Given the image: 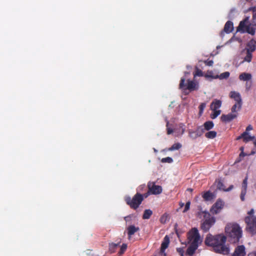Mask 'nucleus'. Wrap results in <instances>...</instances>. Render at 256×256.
Here are the masks:
<instances>
[{
	"instance_id": "2eb2a0df",
	"label": "nucleus",
	"mask_w": 256,
	"mask_h": 256,
	"mask_svg": "<svg viewBox=\"0 0 256 256\" xmlns=\"http://www.w3.org/2000/svg\"><path fill=\"white\" fill-rule=\"evenodd\" d=\"M198 246V244H194H194H190V246L186 250V254L190 256H192L195 252Z\"/></svg>"
},
{
	"instance_id": "f704fd0d",
	"label": "nucleus",
	"mask_w": 256,
	"mask_h": 256,
	"mask_svg": "<svg viewBox=\"0 0 256 256\" xmlns=\"http://www.w3.org/2000/svg\"><path fill=\"white\" fill-rule=\"evenodd\" d=\"M246 30L248 33L252 35H254L255 34V28L250 26H247Z\"/></svg>"
},
{
	"instance_id": "6ab92c4d",
	"label": "nucleus",
	"mask_w": 256,
	"mask_h": 256,
	"mask_svg": "<svg viewBox=\"0 0 256 256\" xmlns=\"http://www.w3.org/2000/svg\"><path fill=\"white\" fill-rule=\"evenodd\" d=\"M222 106V102L220 100H215L210 104L212 110H216Z\"/></svg>"
},
{
	"instance_id": "cd10ccee",
	"label": "nucleus",
	"mask_w": 256,
	"mask_h": 256,
	"mask_svg": "<svg viewBox=\"0 0 256 256\" xmlns=\"http://www.w3.org/2000/svg\"><path fill=\"white\" fill-rule=\"evenodd\" d=\"M216 134L215 131H209L206 133L205 136L208 138L212 139L216 137Z\"/></svg>"
},
{
	"instance_id": "423d86ee",
	"label": "nucleus",
	"mask_w": 256,
	"mask_h": 256,
	"mask_svg": "<svg viewBox=\"0 0 256 256\" xmlns=\"http://www.w3.org/2000/svg\"><path fill=\"white\" fill-rule=\"evenodd\" d=\"M185 81L184 78H181L179 84L180 88L184 90H188L190 92L197 90L199 88V84L198 82L188 79L187 80V83L185 84Z\"/></svg>"
},
{
	"instance_id": "1a4fd4ad",
	"label": "nucleus",
	"mask_w": 256,
	"mask_h": 256,
	"mask_svg": "<svg viewBox=\"0 0 256 256\" xmlns=\"http://www.w3.org/2000/svg\"><path fill=\"white\" fill-rule=\"evenodd\" d=\"M230 96L236 101V104H238V110H240L242 106V100L240 93L232 91L230 92Z\"/></svg>"
},
{
	"instance_id": "ddd939ff",
	"label": "nucleus",
	"mask_w": 256,
	"mask_h": 256,
	"mask_svg": "<svg viewBox=\"0 0 256 256\" xmlns=\"http://www.w3.org/2000/svg\"><path fill=\"white\" fill-rule=\"evenodd\" d=\"M245 255V248L243 245H241L236 248L232 256H244Z\"/></svg>"
},
{
	"instance_id": "7c9ffc66",
	"label": "nucleus",
	"mask_w": 256,
	"mask_h": 256,
	"mask_svg": "<svg viewBox=\"0 0 256 256\" xmlns=\"http://www.w3.org/2000/svg\"><path fill=\"white\" fill-rule=\"evenodd\" d=\"M248 177L246 176L243 180L242 183V190L246 191L247 190V185H248Z\"/></svg>"
},
{
	"instance_id": "a878e982",
	"label": "nucleus",
	"mask_w": 256,
	"mask_h": 256,
	"mask_svg": "<svg viewBox=\"0 0 256 256\" xmlns=\"http://www.w3.org/2000/svg\"><path fill=\"white\" fill-rule=\"evenodd\" d=\"M120 241L118 242L116 244L112 242L111 244H109V250L110 252L111 253L114 252L116 251V250L118 248V247L119 246L120 244Z\"/></svg>"
},
{
	"instance_id": "680f3d73",
	"label": "nucleus",
	"mask_w": 256,
	"mask_h": 256,
	"mask_svg": "<svg viewBox=\"0 0 256 256\" xmlns=\"http://www.w3.org/2000/svg\"><path fill=\"white\" fill-rule=\"evenodd\" d=\"M179 204H180V207L182 208L184 206V203L181 202H180Z\"/></svg>"
},
{
	"instance_id": "9d476101",
	"label": "nucleus",
	"mask_w": 256,
	"mask_h": 256,
	"mask_svg": "<svg viewBox=\"0 0 256 256\" xmlns=\"http://www.w3.org/2000/svg\"><path fill=\"white\" fill-rule=\"evenodd\" d=\"M170 243V239L168 236H166L164 238V240L162 241L160 250V254L162 256H166V253L164 252L166 248L168 246V244Z\"/></svg>"
},
{
	"instance_id": "bf43d9fd",
	"label": "nucleus",
	"mask_w": 256,
	"mask_h": 256,
	"mask_svg": "<svg viewBox=\"0 0 256 256\" xmlns=\"http://www.w3.org/2000/svg\"><path fill=\"white\" fill-rule=\"evenodd\" d=\"M248 256H256V254L254 252H252Z\"/></svg>"
},
{
	"instance_id": "473e14b6",
	"label": "nucleus",
	"mask_w": 256,
	"mask_h": 256,
	"mask_svg": "<svg viewBox=\"0 0 256 256\" xmlns=\"http://www.w3.org/2000/svg\"><path fill=\"white\" fill-rule=\"evenodd\" d=\"M252 58V52L246 51V55L245 56L244 60L248 62H250Z\"/></svg>"
},
{
	"instance_id": "ea45409f",
	"label": "nucleus",
	"mask_w": 256,
	"mask_h": 256,
	"mask_svg": "<svg viewBox=\"0 0 256 256\" xmlns=\"http://www.w3.org/2000/svg\"><path fill=\"white\" fill-rule=\"evenodd\" d=\"M167 216H167V214H163V215L161 216V218H160V222H161V223H162V224H164V223H166V220Z\"/></svg>"
},
{
	"instance_id": "3c124183",
	"label": "nucleus",
	"mask_w": 256,
	"mask_h": 256,
	"mask_svg": "<svg viewBox=\"0 0 256 256\" xmlns=\"http://www.w3.org/2000/svg\"><path fill=\"white\" fill-rule=\"evenodd\" d=\"M252 23L254 26H256V12L252 15Z\"/></svg>"
},
{
	"instance_id": "412c9836",
	"label": "nucleus",
	"mask_w": 256,
	"mask_h": 256,
	"mask_svg": "<svg viewBox=\"0 0 256 256\" xmlns=\"http://www.w3.org/2000/svg\"><path fill=\"white\" fill-rule=\"evenodd\" d=\"M252 78V75L248 73L243 72L239 76V79L240 80L246 81Z\"/></svg>"
},
{
	"instance_id": "c85d7f7f",
	"label": "nucleus",
	"mask_w": 256,
	"mask_h": 256,
	"mask_svg": "<svg viewBox=\"0 0 256 256\" xmlns=\"http://www.w3.org/2000/svg\"><path fill=\"white\" fill-rule=\"evenodd\" d=\"M230 72H226L221 74L220 75H218V78L220 80L226 79L230 76Z\"/></svg>"
},
{
	"instance_id": "39448f33",
	"label": "nucleus",
	"mask_w": 256,
	"mask_h": 256,
	"mask_svg": "<svg viewBox=\"0 0 256 256\" xmlns=\"http://www.w3.org/2000/svg\"><path fill=\"white\" fill-rule=\"evenodd\" d=\"M204 220L201 224L200 228L204 232H207L216 222L215 218L208 212H204Z\"/></svg>"
},
{
	"instance_id": "f257e3e1",
	"label": "nucleus",
	"mask_w": 256,
	"mask_h": 256,
	"mask_svg": "<svg viewBox=\"0 0 256 256\" xmlns=\"http://www.w3.org/2000/svg\"><path fill=\"white\" fill-rule=\"evenodd\" d=\"M226 240V237L222 234L212 236L208 234L204 242L206 246L212 247L216 252L226 254L229 252L228 248L225 245Z\"/></svg>"
},
{
	"instance_id": "c756f323",
	"label": "nucleus",
	"mask_w": 256,
	"mask_h": 256,
	"mask_svg": "<svg viewBox=\"0 0 256 256\" xmlns=\"http://www.w3.org/2000/svg\"><path fill=\"white\" fill-rule=\"evenodd\" d=\"M182 147V144L180 143L174 144L170 148H168V150L172 151L174 150H178Z\"/></svg>"
},
{
	"instance_id": "603ef678",
	"label": "nucleus",
	"mask_w": 256,
	"mask_h": 256,
	"mask_svg": "<svg viewBox=\"0 0 256 256\" xmlns=\"http://www.w3.org/2000/svg\"><path fill=\"white\" fill-rule=\"evenodd\" d=\"M189 136L192 138L193 139H196L197 138H194L192 136H194L195 135V132H194V131H192V130H190L189 131Z\"/></svg>"
},
{
	"instance_id": "052dcab7",
	"label": "nucleus",
	"mask_w": 256,
	"mask_h": 256,
	"mask_svg": "<svg viewBox=\"0 0 256 256\" xmlns=\"http://www.w3.org/2000/svg\"><path fill=\"white\" fill-rule=\"evenodd\" d=\"M240 161V157L238 158L236 162L235 163L239 162Z\"/></svg>"
},
{
	"instance_id": "4c0bfd02",
	"label": "nucleus",
	"mask_w": 256,
	"mask_h": 256,
	"mask_svg": "<svg viewBox=\"0 0 256 256\" xmlns=\"http://www.w3.org/2000/svg\"><path fill=\"white\" fill-rule=\"evenodd\" d=\"M206 104L205 103H202L198 106L199 108V113L200 114H202L203 111L206 108Z\"/></svg>"
},
{
	"instance_id": "13d9d810",
	"label": "nucleus",
	"mask_w": 256,
	"mask_h": 256,
	"mask_svg": "<svg viewBox=\"0 0 256 256\" xmlns=\"http://www.w3.org/2000/svg\"><path fill=\"white\" fill-rule=\"evenodd\" d=\"M246 156L245 154H244L243 152H242L240 153V155H239V156H240V157H242V156L244 157V156Z\"/></svg>"
},
{
	"instance_id": "e433bc0d",
	"label": "nucleus",
	"mask_w": 256,
	"mask_h": 256,
	"mask_svg": "<svg viewBox=\"0 0 256 256\" xmlns=\"http://www.w3.org/2000/svg\"><path fill=\"white\" fill-rule=\"evenodd\" d=\"M161 162L163 163H165V162L172 163L173 162V160L170 157H166V158H162L161 160Z\"/></svg>"
},
{
	"instance_id": "9b49d317",
	"label": "nucleus",
	"mask_w": 256,
	"mask_h": 256,
	"mask_svg": "<svg viewBox=\"0 0 256 256\" xmlns=\"http://www.w3.org/2000/svg\"><path fill=\"white\" fill-rule=\"evenodd\" d=\"M237 117V114H235L230 113L228 114H222L221 116V120L225 123L230 122Z\"/></svg>"
},
{
	"instance_id": "a19ab883",
	"label": "nucleus",
	"mask_w": 256,
	"mask_h": 256,
	"mask_svg": "<svg viewBox=\"0 0 256 256\" xmlns=\"http://www.w3.org/2000/svg\"><path fill=\"white\" fill-rule=\"evenodd\" d=\"M190 205V201L186 202L185 204L184 208L183 210V212H186L188 210H189Z\"/></svg>"
},
{
	"instance_id": "de8ad7c7",
	"label": "nucleus",
	"mask_w": 256,
	"mask_h": 256,
	"mask_svg": "<svg viewBox=\"0 0 256 256\" xmlns=\"http://www.w3.org/2000/svg\"><path fill=\"white\" fill-rule=\"evenodd\" d=\"M146 188L145 184H142L138 186L137 189V190L138 192H142Z\"/></svg>"
},
{
	"instance_id": "37998d69",
	"label": "nucleus",
	"mask_w": 256,
	"mask_h": 256,
	"mask_svg": "<svg viewBox=\"0 0 256 256\" xmlns=\"http://www.w3.org/2000/svg\"><path fill=\"white\" fill-rule=\"evenodd\" d=\"M238 110V104H235L232 107V112H236L238 110Z\"/></svg>"
},
{
	"instance_id": "dca6fc26",
	"label": "nucleus",
	"mask_w": 256,
	"mask_h": 256,
	"mask_svg": "<svg viewBox=\"0 0 256 256\" xmlns=\"http://www.w3.org/2000/svg\"><path fill=\"white\" fill-rule=\"evenodd\" d=\"M256 48V41L252 40L247 44L246 50L250 52H253L255 50Z\"/></svg>"
},
{
	"instance_id": "b1692460",
	"label": "nucleus",
	"mask_w": 256,
	"mask_h": 256,
	"mask_svg": "<svg viewBox=\"0 0 256 256\" xmlns=\"http://www.w3.org/2000/svg\"><path fill=\"white\" fill-rule=\"evenodd\" d=\"M218 74H214L212 71H208L205 74L204 76L206 78H212V79H216L218 78Z\"/></svg>"
},
{
	"instance_id": "bb28decb",
	"label": "nucleus",
	"mask_w": 256,
	"mask_h": 256,
	"mask_svg": "<svg viewBox=\"0 0 256 256\" xmlns=\"http://www.w3.org/2000/svg\"><path fill=\"white\" fill-rule=\"evenodd\" d=\"M152 214V212L150 209L146 210L142 215V218L144 220L149 219Z\"/></svg>"
},
{
	"instance_id": "f3484780",
	"label": "nucleus",
	"mask_w": 256,
	"mask_h": 256,
	"mask_svg": "<svg viewBox=\"0 0 256 256\" xmlns=\"http://www.w3.org/2000/svg\"><path fill=\"white\" fill-rule=\"evenodd\" d=\"M140 228L134 225H130L127 228L128 234L129 238L134 235L136 232L139 231Z\"/></svg>"
},
{
	"instance_id": "4468645a",
	"label": "nucleus",
	"mask_w": 256,
	"mask_h": 256,
	"mask_svg": "<svg viewBox=\"0 0 256 256\" xmlns=\"http://www.w3.org/2000/svg\"><path fill=\"white\" fill-rule=\"evenodd\" d=\"M215 182L216 183V187L218 189L224 190V192H229L231 190L234 188L233 185H230L228 188H225L224 185L220 180H216Z\"/></svg>"
},
{
	"instance_id": "0eeeda50",
	"label": "nucleus",
	"mask_w": 256,
	"mask_h": 256,
	"mask_svg": "<svg viewBox=\"0 0 256 256\" xmlns=\"http://www.w3.org/2000/svg\"><path fill=\"white\" fill-rule=\"evenodd\" d=\"M188 242L190 244H198V245L202 242L198 232V230L196 228L191 229L187 234Z\"/></svg>"
},
{
	"instance_id": "6e6d98bb",
	"label": "nucleus",
	"mask_w": 256,
	"mask_h": 256,
	"mask_svg": "<svg viewBox=\"0 0 256 256\" xmlns=\"http://www.w3.org/2000/svg\"><path fill=\"white\" fill-rule=\"evenodd\" d=\"M131 218V216H130H130H125V217L124 218V220H125L126 222H128V220H129V218Z\"/></svg>"
},
{
	"instance_id": "e2e57ef3",
	"label": "nucleus",
	"mask_w": 256,
	"mask_h": 256,
	"mask_svg": "<svg viewBox=\"0 0 256 256\" xmlns=\"http://www.w3.org/2000/svg\"><path fill=\"white\" fill-rule=\"evenodd\" d=\"M188 190L190 191V192H192V188H188Z\"/></svg>"
},
{
	"instance_id": "8fccbe9b",
	"label": "nucleus",
	"mask_w": 256,
	"mask_h": 256,
	"mask_svg": "<svg viewBox=\"0 0 256 256\" xmlns=\"http://www.w3.org/2000/svg\"><path fill=\"white\" fill-rule=\"evenodd\" d=\"M176 250L180 255V256H184V251L182 248H177Z\"/></svg>"
},
{
	"instance_id": "5701e85b",
	"label": "nucleus",
	"mask_w": 256,
	"mask_h": 256,
	"mask_svg": "<svg viewBox=\"0 0 256 256\" xmlns=\"http://www.w3.org/2000/svg\"><path fill=\"white\" fill-rule=\"evenodd\" d=\"M214 194L210 191H207L204 193L202 196L205 200H210L214 198Z\"/></svg>"
},
{
	"instance_id": "79ce46f5",
	"label": "nucleus",
	"mask_w": 256,
	"mask_h": 256,
	"mask_svg": "<svg viewBox=\"0 0 256 256\" xmlns=\"http://www.w3.org/2000/svg\"><path fill=\"white\" fill-rule=\"evenodd\" d=\"M253 141H254V148L251 151V152L250 153V155H254L256 152V138H254V140H253Z\"/></svg>"
},
{
	"instance_id": "c03bdc74",
	"label": "nucleus",
	"mask_w": 256,
	"mask_h": 256,
	"mask_svg": "<svg viewBox=\"0 0 256 256\" xmlns=\"http://www.w3.org/2000/svg\"><path fill=\"white\" fill-rule=\"evenodd\" d=\"M246 191H244V190H242L241 191L240 198V199H241V200L242 201H244V200H245L244 197H245V196L246 194Z\"/></svg>"
},
{
	"instance_id": "0e129e2a",
	"label": "nucleus",
	"mask_w": 256,
	"mask_h": 256,
	"mask_svg": "<svg viewBox=\"0 0 256 256\" xmlns=\"http://www.w3.org/2000/svg\"><path fill=\"white\" fill-rule=\"evenodd\" d=\"M254 253H256V252H254Z\"/></svg>"
},
{
	"instance_id": "7ed1b4c3",
	"label": "nucleus",
	"mask_w": 256,
	"mask_h": 256,
	"mask_svg": "<svg viewBox=\"0 0 256 256\" xmlns=\"http://www.w3.org/2000/svg\"><path fill=\"white\" fill-rule=\"evenodd\" d=\"M254 211L252 208L247 213L248 216L244 218L246 224V230L252 235L256 234V216L254 215Z\"/></svg>"
},
{
	"instance_id": "393cba45",
	"label": "nucleus",
	"mask_w": 256,
	"mask_h": 256,
	"mask_svg": "<svg viewBox=\"0 0 256 256\" xmlns=\"http://www.w3.org/2000/svg\"><path fill=\"white\" fill-rule=\"evenodd\" d=\"M204 130H209L212 129L214 126V124L212 121H207L204 124Z\"/></svg>"
},
{
	"instance_id": "a211bd4d",
	"label": "nucleus",
	"mask_w": 256,
	"mask_h": 256,
	"mask_svg": "<svg viewBox=\"0 0 256 256\" xmlns=\"http://www.w3.org/2000/svg\"><path fill=\"white\" fill-rule=\"evenodd\" d=\"M233 30L234 26L232 22L230 20L228 21L224 25V31L227 34H230L232 32Z\"/></svg>"
},
{
	"instance_id": "5fc2aeb1",
	"label": "nucleus",
	"mask_w": 256,
	"mask_h": 256,
	"mask_svg": "<svg viewBox=\"0 0 256 256\" xmlns=\"http://www.w3.org/2000/svg\"><path fill=\"white\" fill-rule=\"evenodd\" d=\"M252 130V126L250 124L246 127V132H248V131L251 130Z\"/></svg>"
},
{
	"instance_id": "20e7f679",
	"label": "nucleus",
	"mask_w": 256,
	"mask_h": 256,
	"mask_svg": "<svg viewBox=\"0 0 256 256\" xmlns=\"http://www.w3.org/2000/svg\"><path fill=\"white\" fill-rule=\"evenodd\" d=\"M144 200V196L142 194L137 192L136 194L131 198L130 196H127L125 198V201L128 205L131 208L136 210L142 204Z\"/></svg>"
},
{
	"instance_id": "6e6552de",
	"label": "nucleus",
	"mask_w": 256,
	"mask_h": 256,
	"mask_svg": "<svg viewBox=\"0 0 256 256\" xmlns=\"http://www.w3.org/2000/svg\"><path fill=\"white\" fill-rule=\"evenodd\" d=\"M148 188L152 194H159L162 192V187L158 186L154 182H149L148 184Z\"/></svg>"
},
{
	"instance_id": "c9c22d12",
	"label": "nucleus",
	"mask_w": 256,
	"mask_h": 256,
	"mask_svg": "<svg viewBox=\"0 0 256 256\" xmlns=\"http://www.w3.org/2000/svg\"><path fill=\"white\" fill-rule=\"evenodd\" d=\"M127 248V244H123L122 246H120V251L118 254L120 255L123 254L124 252L126 250Z\"/></svg>"
},
{
	"instance_id": "72a5a7b5",
	"label": "nucleus",
	"mask_w": 256,
	"mask_h": 256,
	"mask_svg": "<svg viewBox=\"0 0 256 256\" xmlns=\"http://www.w3.org/2000/svg\"><path fill=\"white\" fill-rule=\"evenodd\" d=\"M212 110L214 112V113L210 115V118L212 119L216 118L218 115L220 114L221 112L220 110Z\"/></svg>"
},
{
	"instance_id": "49530a36",
	"label": "nucleus",
	"mask_w": 256,
	"mask_h": 256,
	"mask_svg": "<svg viewBox=\"0 0 256 256\" xmlns=\"http://www.w3.org/2000/svg\"><path fill=\"white\" fill-rule=\"evenodd\" d=\"M204 63L206 66H212L214 64V62L212 60H208L204 62Z\"/></svg>"
},
{
	"instance_id": "4be33fe9",
	"label": "nucleus",
	"mask_w": 256,
	"mask_h": 256,
	"mask_svg": "<svg viewBox=\"0 0 256 256\" xmlns=\"http://www.w3.org/2000/svg\"><path fill=\"white\" fill-rule=\"evenodd\" d=\"M194 132H195V135L192 136L194 138L200 137L204 133V129L200 126H198L196 128V130L194 131Z\"/></svg>"
},
{
	"instance_id": "f03ea898",
	"label": "nucleus",
	"mask_w": 256,
	"mask_h": 256,
	"mask_svg": "<svg viewBox=\"0 0 256 256\" xmlns=\"http://www.w3.org/2000/svg\"><path fill=\"white\" fill-rule=\"evenodd\" d=\"M225 232L234 243L239 242L242 236V230L237 224H229L225 228Z\"/></svg>"
},
{
	"instance_id": "2f4dec72",
	"label": "nucleus",
	"mask_w": 256,
	"mask_h": 256,
	"mask_svg": "<svg viewBox=\"0 0 256 256\" xmlns=\"http://www.w3.org/2000/svg\"><path fill=\"white\" fill-rule=\"evenodd\" d=\"M254 136H250L248 134V133L247 132V134L244 136V142H247L250 140H254Z\"/></svg>"
},
{
	"instance_id": "4d7b16f0",
	"label": "nucleus",
	"mask_w": 256,
	"mask_h": 256,
	"mask_svg": "<svg viewBox=\"0 0 256 256\" xmlns=\"http://www.w3.org/2000/svg\"><path fill=\"white\" fill-rule=\"evenodd\" d=\"M180 126L182 128V134H183L184 133V130H185L184 128V124H180Z\"/></svg>"
},
{
	"instance_id": "a18cd8bd",
	"label": "nucleus",
	"mask_w": 256,
	"mask_h": 256,
	"mask_svg": "<svg viewBox=\"0 0 256 256\" xmlns=\"http://www.w3.org/2000/svg\"><path fill=\"white\" fill-rule=\"evenodd\" d=\"M168 122H167L166 123V127H167V134H172V132H173V130L170 128H168Z\"/></svg>"
},
{
	"instance_id": "864d4df0",
	"label": "nucleus",
	"mask_w": 256,
	"mask_h": 256,
	"mask_svg": "<svg viewBox=\"0 0 256 256\" xmlns=\"http://www.w3.org/2000/svg\"><path fill=\"white\" fill-rule=\"evenodd\" d=\"M150 194H152L151 192H150L149 190H148L147 192L142 194V196H144V198H146Z\"/></svg>"
},
{
	"instance_id": "58836bf2",
	"label": "nucleus",
	"mask_w": 256,
	"mask_h": 256,
	"mask_svg": "<svg viewBox=\"0 0 256 256\" xmlns=\"http://www.w3.org/2000/svg\"><path fill=\"white\" fill-rule=\"evenodd\" d=\"M203 76L202 72L200 70L196 68L195 74H194V76Z\"/></svg>"
},
{
	"instance_id": "aec40b11",
	"label": "nucleus",
	"mask_w": 256,
	"mask_h": 256,
	"mask_svg": "<svg viewBox=\"0 0 256 256\" xmlns=\"http://www.w3.org/2000/svg\"><path fill=\"white\" fill-rule=\"evenodd\" d=\"M246 20L241 21L237 28V31L244 32L246 29Z\"/></svg>"
},
{
	"instance_id": "f8f14e48",
	"label": "nucleus",
	"mask_w": 256,
	"mask_h": 256,
	"mask_svg": "<svg viewBox=\"0 0 256 256\" xmlns=\"http://www.w3.org/2000/svg\"><path fill=\"white\" fill-rule=\"evenodd\" d=\"M223 204L221 200H218L213 206L211 211L214 214H218L220 210L222 208Z\"/></svg>"
},
{
	"instance_id": "09e8293b",
	"label": "nucleus",
	"mask_w": 256,
	"mask_h": 256,
	"mask_svg": "<svg viewBox=\"0 0 256 256\" xmlns=\"http://www.w3.org/2000/svg\"><path fill=\"white\" fill-rule=\"evenodd\" d=\"M247 134V132H244L242 134H240V136H238L237 138H236V140H240L241 138H244V136Z\"/></svg>"
}]
</instances>
